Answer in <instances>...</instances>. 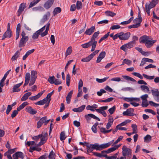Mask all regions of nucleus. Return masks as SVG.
<instances>
[{
	"label": "nucleus",
	"instance_id": "1",
	"mask_svg": "<svg viewBox=\"0 0 159 159\" xmlns=\"http://www.w3.org/2000/svg\"><path fill=\"white\" fill-rule=\"evenodd\" d=\"M111 144V142L108 143L99 145L98 143H95L94 144H89L86 142L83 143L80 142L79 144L87 147V151L88 152H92L94 149L96 150L101 151L109 147Z\"/></svg>",
	"mask_w": 159,
	"mask_h": 159
},
{
	"label": "nucleus",
	"instance_id": "2",
	"mask_svg": "<svg viewBox=\"0 0 159 159\" xmlns=\"http://www.w3.org/2000/svg\"><path fill=\"white\" fill-rule=\"evenodd\" d=\"M26 34L24 31H23L21 34L22 38L20 40L18 44V47L21 48L25 46L26 42L29 39L28 36H25Z\"/></svg>",
	"mask_w": 159,
	"mask_h": 159
},
{
	"label": "nucleus",
	"instance_id": "3",
	"mask_svg": "<svg viewBox=\"0 0 159 159\" xmlns=\"http://www.w3.org/2000/svg\"><path fill=\"white\" fill-rule=\"evenodd\" d=\"M50 25V23L48 22L46 25L37 31L40 34L41 37H43L48 34Z\"/></svg>",
	"mask_w": 159,
	"mask_h": 159
},
{
	"label": "nucleus",
	"instance_id": "4",
	"mask_svg": "<svg viewBox=\"0 0 159 159\" xmlns=\"http://www.w3.org/2000/svg\"><path fill=\"white\" fill-rule=\"evenodd\" d=\"M37 77V73L36 71L32 70L31 72V79L29 84L31 86L34 84Z\"/></svg>",
	"mask_w": 159,
	"mask_h": 159
},
{
	"label": "nucleus",
	"instance_id": "5",
	"mask_svg": "<svg viewBox=\"0 0 159 159\" xmlns=\"http://www.w3.org/2000/svg\"><path fill=\"white\" fill-rule=\"evenodd\" d=\"M93 155L98 157H105L107 159H116L117 158V156L118 154L117 153H116L114 156L108 157L106 154H102L101 153H98L97 152H93Z\"/></svg>",
	"mask_w": 159,
	"mask_h": 159
},
{
	"label": "nucleus",
	"instance_id": "6",
	"mask_svg": "<svg viewBox=\"0 0 159 159\" xmlns=\"http://www.w3.org/2000/svg\"><path fill=\"white\" fill-rule=\"evenodd\" d=\"M108 108L107 106H105L101 107L98 109H95V111L99 113L102 114L104 117H106L107 115L105 110H107Z\"/></svg>",
	"mask_w": 159,
	"mask_h": 159
},
{
	"label": "nucleus",
	"instance_id": "7",
	"mask_svg": "<svg viewBox=\"0 0 159 159\" xmlns=\"http://www.w3.org/2000/svg\"><path fill=\"white\" fill-rule=\"evenodd\" d=\"M134 45L135 44L130 41L127 43L122 45L120 48V49L125 52H126L128 48L130 49L132 48Z\"/></svg>",
	"mask_w": 159,
	"mask_h": 159
},
{
	"label": "nucleus",
	"instance_id": "8",
	"mask_svg": "<svg viewBox=\"0 0 159 159\" xmlns=\"http://www.w3.org/2000/svg\"><path fill=\"white\" fill-rule=\"evenodd\" d=\"M120 40H127L130 36V33L129 32H127L126 33H124L122 32L120 33Z\"/></svg>",
	"mask_w": 159,
	"mask_h": 159
},
{
	"label": "nucleus",
	"instance_id": "9",
	"mask_svg": "<svg viewBox=\"0 0 159 159\" xmlns=\"http://www.w3.org/2000/svg\"><path fill=\"white\" fill-rule=\"evenodd\" d=\"M122 154L123 156H129L132 153L131 150L124 146L122 148Z\"/></svg>",
	"mask_w": 159,
	"mask_h": 159
},
{
	"label": "nucleus",
	"instance_id": "10",
	"mask_svg": "<svg viewBox=\"0 0 159 159\" xmlns=\"http://www.w3.org/2000/svg\"><path fill=\"white\" fill-rule=\"evenodd\" d=\"M99 33L100 32L99 31L95 32L91 38L90 40L91 41L93 42V46L92 47L93 49L94 48L95 46H96L97 41L95 40V39L97 37Z\"/></svg>",
	"mask_w": 159,
	"mask_h": 159
},
{
	"label": "nucleus",
	"instance_id": "11",
	"mask_svg": "<svg viewBox=\"0 0 159 159\" xmlns=\"http://www.w3.org/2000/svg\"><path fill=\"white\" fill-rule=\"evenodd\" d=\"M91 46H92L91 51L93 52L95 50L96 46H95L94 48L93 49L92 48L93 46V42H91V40L89 42L84 44H82L81 45L82 47L83 48H88L90 47Z\"/></svg>",
	"mask_w": 159,
	"mask_h": 159
},
{
	"label": "nucleus",
	"instance_id": "12",
	"mask_svg": "<svg viewBox=\"0 0 159 159\" xmlns=\"http://www.w3.org/2000/svg\"><path fill=\"white\" fill-rule=\"evenodd\" d=\"M26 7V4L25 3H22L20 5L19 9L17 11V16H20L24 9Z\"/></svg>",
	"mask_w": 159,
	"mask_h": 159
},
{
	"label": "nucleus",
	"instance_id": "13",
	"mask_svg": "<svg viewBox=\"0 0 159 159\" xmlns=\"http://www.w3.org/2000/svg\"><path fill=\"white\" fill-rule=\"evenodd\" d=\"M55 0H48L44 4L43 7L44 8L48 10L50 8L53 4Z\"/></svg>",
	"mask_w": 159,
	"mask_h": 159
},
{
	"label": "nucleus",
	"instance_id": "14",
	"mask_svg": "<svg viewBox=\"0 0 159 159\" xmlns=\"http://www.w3.org/2000/svg\"><path fill=\"white\" fill-rule=\"evenodd\" d=\"M158 0H152L149 4H146L145 8H147L148 7L150 10L151 9L154 7L158 3Z\"/></svg>",
	"mask_w": 159,
	"mask_h": 159
},
{
	"label": "nucleus",
	"instance_id": "15",
	"mask_svg": "<svg viewBox=\"0 0 159 159\" xmlns=\"http://www.w3.org/2000/svg\"><path fill=\"white\" fill-rule=\"evenodd\" d=\"M134 111V110L133 109L129 108L127 109L126 111H124L123 113V114L124 116H133L135 115V114L133 113Z\"/></svg>",
	"mask_w": 159,
	"mask_h": 159
},
{
	"label": "nucleus",
	"instance_id": "16",
	"mask_svg": "<svg viewBox=\"0 0 159 159\" xmlns=\"http://www.w3.org/2000/svg\"><path fill=\"white\" fill-rule=\"evenodd\" d=\"M95 30V26H91L90 28L87 29L84 32V34L87 35H91L94 32Z\"/></svg>",
	"mask_w": 159,
	"mask_h": 159
},
{
	"label": "nucleus",
	"instance_id": "17",
	"mask_svg": "<svg viewBox=\"0 0 159 159\" xmlns=\"http://www.w3.org/2000/svg\"><path fill=\"white\" fill-rule=\"evenodd\" d=\"M106 54V53L105 51L101 52L97 58V60L96 61V63H99L100 62L101 60L105 56Z\"/></svg>",
	"mask_w": 159,
	"mask_h": 159
},
{
	"label": "nucleus",
	"instance_id": "18",
	"mask_svg": "<svg viewBox=\"0 0 159 159\" xmlns=\"http://www.w3.org/2000/svg\"><path fill=\"white\" fill-rule=\"evenodd\" d=\"M12 157L13 158H20L21 159H23L24 158L25 155L22 152H17L13 154Z\"/></svg>",
	"mask_w": 159,
	"mask_h": 159
},
{
	"label": "nucleus",
	"instance_id": "19",
	"mask_svg": "<svg viewBox=\"0 0 159 159\" xmlns=\"http://www.w3.org/2000/svg\"><path fill=\"white\" fill-rule=\"evenodd\" d=\"M7 37L10 38V24L9 23L8 24V28L7 31L3 34L2 39L3 40L5 38Z\"/></svg>",
	"mask_w": 159,
	"mask_h": 159
},
{
	"label": "nucleus",
	"instance_id": "20",
	"mask_svg": "<svg viewBox=\"0 0 159 159\" xmlns=\"http://www.w3.org/2000/svg\"><path fill=\"white\" fill-rule=\"evenodd\" d=\"M26 111L31 115L35 114L37 112V111L30 107L28 106L25 109Z\"/></svg>",
	"mask_w": 159,
	"mask_h": 159
},
{
	"label": "nucleus",
	"instance_id": "21",
	"mask_svg": "<svg viewBox=\"0 0 159 159\" xmlns=\"http://www.w3.org/2000/svg\"><path fill=\"white\" fill-rule=\"evenodd\" d=\"M23 83V82L22 81L20 83L14 85L12 88V92H19L20 89H19V88L22 84Z\"/></svg>",
	"mask_w": 159,
	"mask_h": 159
},
{
	"label": "nucleus",
	"instance_id": "22",
	"mask_svg": "<svg viewBox=\"0 0 159 159\" xmlns=\"http://www.w3.org/2000/svg\"><path fill=\"white\" fill-rule=\"evenodd\" d=\"M30 73L29 72L27 73L25 75V82L23 85V87H25L29 84L30 80Z\"/></svg>",
	"mask_w": 159,
	"mask_h": 159
},
{
	"label": "nucleus",
	"instance_id": "23",
	"mask_svg": "<svg viewBox=\"0 0 159 159\" xmlns=\"http://www.w3.org/2000/svg\"><path fill=\"white\" fill-rule=\"evenodd\" d=\"M6 146L8 149V150L7 152L4 153V155L5 156L7 157L8 159H10V144L8 141L7 142L6 145Z\"/></svg>",
	"mask_w": 159,
	"mask_h": 159
},
{
	"label": "nucleus",
	"instance_id": "24",
	"mask_svg": "<svg viewBox=\"0 0 159 159\" xmlns=\"http://www.w3.org/2000/svg\"><path fill=\"white\" fill-rule=\"evenodd\" d=\"M149 39V37L144 35L139 38V42L140 43H145Z\"/></svg>",
	"mask_w": 159,
	"mask_h": 159
},
{
	"label": "nucleus",
	"instance_id": "25",
	"mask_svg": "<svg viewBox=\"0 0 159 159\" xmlns=\"http://www.w3.org/2000/svg\"><path fill=\"white\" fill-rule=\"evenodd\" d=\"M43 93V91H41L37 95L35 96H32L29 98V99L31 100H35L39 98Z\"/></svg>",
	"mask_w": 159,
	"mask_h": 159
},
{
	"label": "nucleus",
	"instance_id": "26",
	"mask_svg": "<svg viewBox=\"0 0 159 159\" xmlns=\"http://www.w3.org/2000/svg\"><path fill=\"white\" fill-rule=\"evenodd\" d=\"M86 106L84 105H82L78 108H75L72 109V111L74 112H80L83 111L85 109Z\"/></svg>",
	"mask_w": 159,
	"mask_h": 159
},
{
	"label": "nucleus",
	"instance_id": "27",
	"mask_svg": "<svg viewBox=\"0 0 159 159\" xmlns=\"http://www.w3.org/2000/svg\"><path fill=\"white\" fill-rule=\"evenodd\" d=\"M73 92V91L72 90L70 91L67 94L66 97V101L67 104H69L70 102L71 98Z\"/></svg>",
	"mask_w": 159,
	"mask_h": 159
},
{
	"label": "nucleus",
	"instance_id": "28",
	"mask_svg": "<svg viewBox=\"0 0 159 159\" xmlns=\"http://www.w3.org/2000/svg\"><path fill=\"white\" fill-rule=\"evenodd\" d=\"M20 25L18 24L17 25L16 31V39L17 40L19 38L20 35Z\"/></svg>",
	"mask_w": 159,
	"mask_h": 159
},
{
	"label": "nucleus",
	"instance_id": "29",
	"mask_svg": "<svg viewBox=\"0 0 159 159\" xmlns=\"http://www.w3.org/2000/svg\"><path fill=\"white\" fill-rule=\"evenodd\" d=\"M50 13L49 12H47L45 15H44L42 19L41 20V22L43 23H44L45 22L47 21L48 20V17H49Z\"/></svg>",
	"mask_w": 159,
	"mask_h": 159
},
{
	"label": "nucleus",
	"instance_id": "30",
	"mask_svg": "<svg viewBox=\"0 0 159 159\" xmlns=\"http://www.w3.org/2000/svg\"><path fill=\"white\" fill-rule=\"evenodd\" d=\"M31 94L32 93L31 92H28L25 93L21 98V101H23L26 100L28 99V97L31 95Z\"/></svg>",
	"mask_w": 159,
	"mask_h": 159
},
{
	"label": "nucleus",
	"instance_id": "31",
	"mask_svg": "<svg viewBox=\"0 0 159 159\" xmlns=\"http://www.w3.org/2000/svg\"><path fill=\"white\" fill-rule=\"evenodd\" d=\"M156 42V40L151 41L149 39L145 43V45L147 48H150Z\"/></svg>",
	"mask_w": 159,
	"mask_h": 159
},
{
	"label": "nucleus",
	"instance_id": "32",
	"mask_svg": "<svg viewBox=\"0 0 159 159\" xmlns=\"http://www.w3.org/2000/svg\"><path fill=\"white\" fill-rule=\"evenodd\" d=\"M20 52L19 51H17L12 57L11 59L12 61L16 60L18 58L20 55Z\"/></svg>",
	"mask_w": 159,
	"mask_h": 159
},
{
	"label": "nucleus",
	"instance_id": "33",
	"mask_svg": "<svg viewBox=\"0 0 159 159\" xmlns=\"http://www.w3.org/2000/svg\"><path fill=\"white\" fill-rule=\"evenodd\" d=\"M29 103L27 102H24L22 104L20 105V106L17 108V110L20 111L21 109L24 108L25 106L28 105Z\"/></svg>",
	"mask_w": 159,
	"mask_h": 159
},
{
	"label": "nucleus",
	"instance_id": "34",
	"mask_svg": "<svg viewBox=\"0 0 159 159\" xmlns=\"http://www.w3.org/2000/svg\"><path fill=\"white\" fill-rule=\"evenodd\" d=\"M48 133H45L43 135V136L41 139L40 141L41 142L44 143L46 141L47 139Z\"/></svg>",
	"mask_w": 159,
	"mask_h": 159
},
{
	"label": "nucleus",
	"instance_id": "35",
	"mask_svg": "<svg viewBox=\"0 0 159 159\" xmlns=\"http://www.w3.org/2000/svg\"><path fill=\"white\" fill-rule=\"evenodd\" d=\"M61 11L60 7H58L55 8L53 11V13L54 16L56 15L58 13H60Z\"/></svg>",
	"mask_w": 159,
	"mask_h": 159
},
{
	"label": "nucleus",
	"instance_id": "36",
	"mask_svg": "<svg viewBox=\"0 0 159 159\" xmlns=\"http://www.w3.org/2000/svg\"><path fill=\"white\" fill-rule=\"evenodd\" d=\"M142 21V19H140L139 18H136L134 19L133 20V22L134 24H138V26L139 27L140 26V23Z\"/></svg>",
	"mask_w": 159,
	"mask_h": 159
},
{
	"label": "nucleus",
	"instance_id": "37",
	"mask_svg": "<svg viewBox=\"0 0 159 159\" xmlns=\"http://www.w3.org/2000/svg\"><path fill=\"white\" fill-rule=\"evenodd\" d=\"M32 10L33 11H43L44 10V9L41 6H38L33 7L32 8Z\"/></svg>",
	"mask_w": 159,
	"mask_h": 159
},
{
	"label": "nucleus",
	"instance_id": "38",
	"mask_svg": "<svg viewBox=\"0 0 159 159\" xmlns=\"http://www.w3.org/2000/svg\"><path fill=\"white\" fill-rule=\"evenodd\" d=\"M100 129L101 132L104 134L108 133L112 130L111 129L109 130H106V129L103 127L100 128Z\"/></svg>",
	"mask_w": 159,
	"mask_h": 159
},
{
	"label": "nucleus",
	"instance_id": "39",
	"mask_svg": "<svg viewBox=\"0 0 159 159\" xmlns=\"http://www.w3.org/2000/svg\"><path fill=\"white\" fill-rule=\"evenodd\" d=\"M72 48L71 46L69 47L67 49L65 53L66 57L70 55L72 52Z\"/></svg>",
	"mask_w": 159,
	"mask_h": 159
},
{
	"label": "nucleus",
	"instance_id": "40",
	"mask_svg": "<svg viewBox=\"0 0 159 159\" xmlns=\"http://www.w3.org/2000/svg\"><path fill=\"white\" fill-rule=\"evenodd\" d=\"M151 136L149 134L147 135L144 137V141L145 142L149 143L151 140Z\"/></svg>",
	"mask_w": 159,
	"mask_h": 159
},
{
	"label": "nucleus",
	"instance_id": "41",
	"mask_svg": "<svg viewBox=\"0 0 159 159\" xmlns=\"http://www.w3.org/2000/svg\"><path fill=\"white\" fill-rule=\"evenodd\" d=\"M92 58V57H91V55H90L87 57L82 58L81 59V61L84 62H88Z\"/></svg>",
	"mask_w": 159,
	"mask_h": 159
},
{
	"label": "nucleus",
	"instance_id": "42",
	"mask_svg": "<svg viewBox=\"0 0 159 159\" xmlns=\"http://www.w3.org/2000/svg\"><path fill=\"white\" fill-rule=\"evenodd\" d=\"M47 101L45 100V99L44 98L43 100H41L35 103V104L36 105H43L44 104L47 102Z\"/></svg>",
	"mask_w": 159,
	"mask_h": 159
},
{
	"label": "nucleus",
	"instance_id": "43",
	"mask_svg": "<svg viewBox=\"0 0 159 159\" xmlns=\"http://www.w3.org/2000/svg\"><path fill=\"white\" fill-rule=\"evenodd\" d=\"M151 92L152 95L155 98H156L157 96H158V95H159V92L158 90L157 89H156L155 90H151Z\"/></svg>",
	"mask_w": 159,
	"mask_h": 159
},
{
	"label": "nucleus",
	"instance_id": "44",
	"mask_svg": "<svg viewBox=\"0 0 159 159\" xmlns=\"http://www.w3.org/2000/svg\"><path fill=\"white\" fill-rule=\"evenodd\" d=\"M66 138V136L65 135V132L62 131L61 133L60 138L61 141L64 140Z\"/></svg>",
	"mask_w": 159,
	"mask_h": 159
},
{
	"label": "nucleus",
	"instance_id": "45",
	"mask_svg": "<svg viewBox=\"0 0 159 159\" xmlns=\"http://www.w3.org/2000/svg\"><path fill=\"white\" fill-rule=\"evenodd\" d=\"M56 79L54 76H50L48 79V81L51 84H54Z\"/></svg>",
	"mask_w": 159,
	"mask_h": 159
},
{
	"label": "nucleus",
	"instance_id": "46",
	"mask_svg": "<svg viewBox=\"0 0 159 159\" xmlns=\"http://www.w3.org/2000/svg\"><path fill=\"white\" fill-rule=\"evenodd\" d=\"M56 155L52 150L49 153L48 158L50 159H55Z\"/></svg>",
	"mask_w": 159,
	"mask_h": 159
},
{
	"label": "nucleus",
	"instance_id": "47",
	"mask_svg": "<svg viewBox=\"0 0 159 159\" xmlns=\"http://www.w3.org/2000/svg\"><path fill=\"white\" fill-rule=\"evenodd\" d=\"M105 13L107 16H114L116 15L115 13L109 11H106Z\"/></svg>",
	"mask_w": 159,
	"mask_h": 159
},
{
	"label": "nucleus",
	"instance_id": "48",
	"mask_svg": "<svg viewBox=\"0 0 159 159\" xmlns=\"http://www.w3.org/2000/svg\"><path fill=\"white\" fill-rule=\"evenodd\" d=\"M70 80V75L68 74L66 76V84L68 86H69Z\"/></svg>",
	"mask_w": 159,
	"mask_h": 159
},
{
	"label": "nucleus",
	"instance_id": "49",
	"mask_svg": "<svg viewBox=\"0 0 159 159\" xmlns=\"http://www.w3.org/2000/svg\"><path fill=\"white\" fill-rule=\"evenodd\" d=\"M39 35L40 34L37 31L33 34L32 38L34 39H37Z\"/></svg>",
	"mask_w": 159,
	"mask_h": 159
},
{
	"label": "nucleus",
	"instance_id": "50",
	"mask_svg": "<svg viewBox=\"0 0 159 159\" xmlns=\"http://www.w3.org/2000/svg\"><path fill=\"white\" fill-rule=\"evenodd\" d=\"M131 61L128 60V59H125L123 60L122 64L121 65H122L125 64H126L128 65H129L131 64Z\"/></svg>",
	"mask_w": 159,
	"mask_h": 159
},
{
	"label": "nucleus",
	"instance_id": "51",
	"mask_svg": "<svg viewBox=\"0 0 159 159\" xmlns=\"http://www.w3.org/2000/svg\"><path fill=\"white\" fill-rule=\"evenodd\" d=\"M76 8L78 10H79L82 8V4L80 1H78L76 2Z\"/></svg>",
	"mask_w": 159,
	"mask_h": 159
},
{
	"label": "nucleus",
	"instance_id": "52",
	"mask_svg": "<svg viewBox=\"0 0 159 159\" xmlns=\"http://www.w3.org/2000/svg\"><path fill=\"white\" fill-rule=\"evenodd\" d=\"M143 76L144 77V78L148 79V80H152L154 78V76H149L148 75L145 74H143Z\"/></svg>",
	"mask_w": 159,
	"mask_h": 159
},
{
	"label": "nucleus",
	"instance_id": "53",
	"mask_svg": "<svg viewBox=\"0 0 159 159\" xmlns=\"http://www.w3.org/2000/svg\"><path fill=\"white\" fill-rule=\"evenodd\" d=\"M109 77H105L103 79H102L96 78V80L98 83H102L105 81Z\"/></svg>",
	"mask_w": 159,
	"mask_h": 159
},
{
	"label": "nucleus",
	"instance_id": "54",
	"mask_svg": "<svg viewBox=\"0 0 159 159\" xmlns=\"http://www.w3.org/2000/svg\"><path fill=\"white\" fill-rule=\"evenodd\" d=\"M148 105V102L147 100H143L142 101V106L143 107H146Z\"/></svg>",
	"mask_w": 159,
	"mask_h": 159
},
{
	"label": "nucleus",
	"instance_id": "55",
	"mask_svg": "<svg viewBox=\"0 0 159 159\" xmlns=\"http://www.w3.org/2000/svg\"><path fill=\"white\" fill-rule=\"evenodd\" d=\"M131 127L132 128L133 132H134V133H136L137 132V126L136 124H132L131 125Z\"/></svg>",
	"mask_w": 159,
	"mask_h": 159
},
{
	"label": "nucleus",
	"instance_id": "56",
	"mask_svg": "<svg viewBox=\"0 0 159 159\" xmlns=\"http://www.w3.org/2000/svg\"><path fill=\"white\" fill-rule=\"evenodd\" d=\"M132 74L136 76H137L141 79L143 78V76L139 73L137 72H134Z\"/></svg>",
	"mask_w": 159,
	"mask_h": 159
},
{
	"label": "nucleus",
	"instance_id": "57",
	"mask_svg": "<svg viewBox=\"0 0 159 159\" xmlns=\"http://www.w3.org/2000/svg\"><path fill=\"white\" fill-rule=\"evenodd\" d=\"M88 116H89L90 117L94 119L97 120L98 121L100 120V119L98 117L92 114H88Z\"/></svg>",
	"mask_w": 159,
	"mask_h": 159
},
{
	"label": "nucleus",
	"instance_id": "58",
	"mask_svg": "<svg viewBox=\"0 0 159 159\" xmlns=\"http://www.w3.org/2000/svg\"><path fill=\"white\" fill-rule=\"evenodd\" d=\"M106 93V91L103 89H101L100 90V91H98L97 93L98 96H101L102 95L103 93Z\"/></svg>",
	"mask_w": 159,
	"mask_h": 159
},
{
	"label": "nucleus",
	"instance_id": "59",
	"mask_svg": "<svg viewBox=\"0 0 159 159\" xmlns=\"http://www.w3.org/2000/svg\"><path fill=\"white\" fill-rule=\"evenodd\" d=\"M115 109L116 107L114 106L110 108L108 111L110 114H112L114 113Z\"/></svg>",
	"mask_w": 159,
	"mask_h": 159
},
{
	"label": "nucleus",
	"instance_id": "60",
	"mask_svg": "<svg viewBox=\"0 0 159 159\" xmlns=\"http://www.w3.org/2000/svg\"><path fill=\"white\" fill-rule=\"evenodd\" d=\"M116 148L115 147V146L113 147L112 148H109L108 149L107 151V153H110L112 152H113L114 151H115V150H116Z\"/></svg>",
	"mask_w": 159,
	"mask_h": 159
},
{
	"label": "nucleus",
	"instance_id": "61",
	"mask_svg": "<svg viewBox=\"0 0 159 159\" xmlns=\"http://www.w3.org/2000/svg\"><path fill=\"white\" fill-rule=\"evenodd\" d=\"M43 136V134H39L37 136H36L33 137V139L35 140H37Z\"/></svg>",
	"mask_w": 159,
	"mask_h": 159
},
{
	"label": "nucleus",
	"instance_id": "62",
	"mask_svg": "<svg viewBox=\"0 0 159 159\" xmlns=\"http://www.w3.org/2000/svg\"><path fill=\"white\" fill-rule=\"evenodd\" d=\"M123 138V137L122 136H120L118 139L114 142L113 145H112V146H113V145H115L117 144Z\"/></svg>",
	"mask_w": 159,
	"mask_h": 159
},
{
	"label": "nucleus",
	"instance_id": "63",
	"mask_svg": "<svg viewBox=\"0 0 159 159\" xmlns=\"http://www.w3.org/2000/svg\"><path fill=\"white\" fill-rule=\"evenodd\" d=\"M132 40H133L131 42L135 45L136 44V41L138 40V38L136 36H133L132 37Z\"/></svg>",
	"mask_w": 159,
	"mask_h": 159
},
{
	"label": "nucleus",
	"instance_id": "64",
	"mask_svg": "<svg viewBox=\"0 0 159 159\" xmlns=\"http://www.w3.org/2000/svg\"><path fill=\"white\" fill-rule=\"evenodd\" d=\"M46 119H47V116H45L40 118L39 120V121H40L43 124H44V125H45V123Z\"/></svg>",
	"mask_w": 159,
	"mask_h": 159
}]
</instances>
